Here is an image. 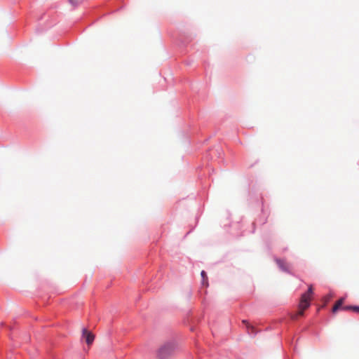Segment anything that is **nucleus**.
<instances>
[{"label": "nucleus", "mask_w": 359, "mask_h": 359, "mask_svg": "<svg viewBox=\"0 0 359 359\" xmlns=\"http://www.w3.org/2000/svg\"><path fill=\"white\" fill-rule=\"evenodd\" d=\"M83 337H85L87 344L90 345L95 339V336L86 329L83 330Z\"/></svg>", "instance_id": "7ed1b4c3"}, {"label": "nucleus", "mask_w": 359, "mask_h": 359, "mask_svg": "<svg viewBox=\"0 0 359 359\" xmlns=\"http://www.w3.org/2000/svg\"><path fill=\"white\" fill-rule=\"evenodd\" d=\"M344 299L341 298L335 303V304L334 305V306L332 308V313H336L339 309L344 310L343 308L344 306H342V305L344 304Z\"/></svg>", "instance_id": "20e7f679"}, {"label": "nucleus", "mask_w": 359, "mask_h": 359, "mask_svg": "<svg viewBox=\"0 0 359 359\" xmlns=\"http://www.w3.org/2000/svg\"><path fill=\"white\" fill-rule=\"evenodd\" d=\"M344 311L346 310H352L354 312L359 313V306H344L343 308Z\"/></svg>", "instance_id": "0eeeda50"}, {"label": "nucleus", "mask_w": 359, "mask_h": 359, "mask_svg": "<svg viewBox=\"0 0 359 359\" xmlns=\"http://www.w3.org/2000/svg\"><path fill=\"white\" fill-rule=\"evenodd\" d=\"M276 262H277L278 265L279 266V267L281 268L283 270L288 271L289 266L284 260L277 259Z\"/></svg>", "instance_id": "39448f33"}, {"label": "nucleus", "mask_w": 359, "mask_h": 359, "mask_svg": "<svg viewBox=\"0 0 359 359\" xmlns=\"http://www.w3.org/2000/svg\"><path fill=\"white\" fill-rule=\"evenodd\" d=\"M69 3L74 6H76L79 3V0H69Z\"/></svg>", "instance_id": "1a4fd4ad"}, {"label": "nucleus", "mask_w": 359, "mask_h": 359, "mask_svg": "<svg viewBox=\"0 0 359 359\" xmlns=\"http://www.w3.org/2000/svg\"><path fill=\"white\" fill-rule=\"evenodd\" d=\"M201 276L203 278V285H208V276L204 271H201Z\"/></svg>", "instance_id": "6e6552de"}, {"label": "nucleus", "mask_w": 359, "mask_h": 359, "mask_svg": "<svg viewBox=\"0 0 359 359\" xmlns=\"http://www.w3.org/2000/svg\"><path fill=\"white\" fill-rule=\"evenodd\" d=\"M313 295V287L310 285L308 291L302 294L299 304L298 305V311L291 314L292 320H297L299 316L304 315V310L307 309L311 305V300Z\"/></svg>", "instance_id": "f257e3e1"}, {"label": "nucleus", "mask_w": 359, "mask_h": 359, "mask_svg": "<svg viewBox=\"0 0 359 359\" xmlns=\"http://www.w3.org/2000/svg\"><path fill=\"white\" fill-rule=\"evenodd\" d=\"M243 322L244 323L247 324V329H248V332L249 334H256L257 331L255 330V327L252 325H250L245 320H243Z\"/></svg>", "instance_id": "423d86ee"}, {"label": "nucleus", "mask_w": 359, "mask_h": 359, "mask_svg": "<svg viewBox=\"0 0 359 359\" xmlns=\"http://www.w3.org/2000/svg\"><path fill=\"white\" fill-rule=\"evenodd\" d=\"M174 351V346L170 344H165L161 346L157 353L158 359H167L170 357Z\"/></svg>", "instance_id": "f03ea898"}]
</instances>
